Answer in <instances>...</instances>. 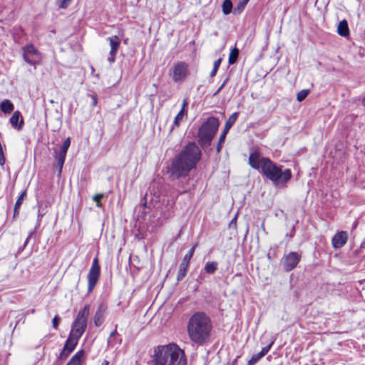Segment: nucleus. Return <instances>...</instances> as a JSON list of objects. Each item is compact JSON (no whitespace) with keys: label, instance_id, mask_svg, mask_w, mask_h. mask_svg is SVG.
Instances as JSON below:
<instances>
[{"label":"nucleus","instance_id":"nucleus-1","mask_svg":"<svg viewBox=\"0 0 365 365\" xmlns=\"http://www.w3.org/2000/svg\"><path fill=\"white\" fill-rule=\"evenodd\" d=\"M249 165L261 172L262 175L272 182L277 187H284L292 178L289 169L282 170L269 158H264L258 151L252 152L249 157Z\"/></svg>","mask_w":365,"mask_h":365},{"label":"nucleus","instance_id":"nucleus-2","mask_svg":"<svg viewBox=\"0 0 365 365\" xmlns=\"http://www.w3.org/2000/svg\"><path fill=\"white\" fill-rule=\"evenodd\" d=\"M201 151L195 143H187L181 152L175 155L170 168V175L179 178L186 176L200 160Z\"/></svg>","mask_w":365,"mask_h":365},{"label":"nucleus","instance_id":"nucleus-3","mask_svg":"<svg viewBox=\"0 0 365 365\" xmlns=\"http://www.w3.org/2000/svg\"><path fill=\"white\" fill-rule=\"evenodd\" d=\"M211 330V320L204 312H195L188 321L187 334L190 340L195 344H202L207 341Z\"/></svg>","mask_w":365,"mask_h":365},{"label":"nucleus","instance_id":"nucleus-4","mask_svg":"<svg viewBox=\"0 0 365 365\" xmlns=\"http://www.w3.org/2000/svg\"><path fill=\"white\" fill-rule=\"evenodd\" d=\"M154 365H186L187 358L184 351L178 345L170 343L160 345L154 349Z\"/></svg>","mask_w":365,"mask_h":365},{"label":"nucleus","instance_id":"nucleus-5","mask_svg":"<svg viewBox=\"0 0 365 365\" xmlns=\"http://www.w3.org/2000/svg\"><path fill=\"white\" fill-rule=\"evenodd\" d=\"M219 120L215 117L208 118L198 129V142L202 148L208 147L219 127Z\"/></svg>","mask_w":365,"mask_h":365},{"label":"nucleus","instance_id":"nucleus-6","mask_svg":"<svg viewBox=\"0 0 365 365\" xmlns=\"http://www.w3.org/2000/svg\"><path fill=\"white\" fill-rule=\"evenodd\" d=\"M89 315V306L86 305L81 309L76 317L70 334L81 338L87 327V318Z\"/></svg>","mask_w":365,"mask_h":365},{"label":"nucleus","instance_id":"nucleus-7","mask_svg":"<svg viewBox=\"0 0 365 365\" xmlns=\"http://www.w3.org/2000/svg\"><path fill=\"white\" fill-rule=\"evenodd\" d=\"M22 50L23 58L27 63L33 66L40 63L41 54L33 44L24 46Z\"/></svg>","mask_w":365,"mask_h":365},{"label":"nucleus","instance_id":"nucleus-8","mask_svg":"<svg viewBox=\"0 0 365 365\" xmlns=\"http://www.w3.org/2000/svg\"><path fill=\"white\" fill-rule=\"evenodd\" d=\"M100 276V266L98 264V258L93 260L92 266L88 274V291L92 292L97 284Z\"/></svg>","mask_w":365,"mask_h":365},{"label":"nucleus","instance_id":"nucleus-9","mask_svg":"<svg viewBox=\"0 0 365 365\" xmlns=\"http://www.w3.org/2000/svg\"><path fill=\"white\" fill-rule=\"evenodd\" d=\"M188 74V65L183 61L174 64L172 72V79L174 82L182 81Z\"/></svg>","mask_w":365,"mask_h":365},{"label":"nucleus","instance_id":"nucleus-10","mask_svg":"<svg viewBox=\"0 0 365 365\" xmlns=\"http://www.w3.org/2000/svg\"><path fill=\"white\" fill-rule=\"evenodd\" d=\"M237 117H238V113L235 112V113H232L227 120L225 127H224L223 132L222 133V134L219 138V140H218V143H217V145L216 147L217 153L220 152L222 147V144L225 142V139L226 138L227 133H228V131L231 128V127L236 122Z\"/></svg>","mask_w":365,"mask_h":365},{"label":"nucleus","instance_id":"nucleus-11","mask_svg":"<svg viewBox=\"0 0 365 365\" xmlns=\"http://www.w3.org/2000/svg\"><path fill=\"white\" fill-rule=\"evenodd\" d=\"M301 259V256L295 252H291L283 257V267L285 271L289 272L294 269Z\"/></svg>","mask_w":365,"mask_h":365},{"label":"nucleus","instance_id":"nucleus-12","mask_svg":"<svg viewBox=\"0 0 365 365\" xmlns=\"http://www.w3.org/2000/svg\"><path fill=\"white\" fill-rule=\"evenodd\" d=\"M195 247H196V245H193L192 247L188 252V253L184 256V257L180 263L179 271H178V281L182 280L185 277L188 267H189L190 261L194 254Z\"/></svg>","mask_w":365,"mask_h":365},{"label":"nucleus","instance_id":"nucleus-13","mask_svg":"<svg viewBox=\"0 0 365 365\" xmlns=\"http://www.w3.org/2000/svg\"><path fill=\"white\" fill-rule=\"evenodd\" d=\"M108 40L110 43V51L109 53L110 56L108 57V61L110 63H112L115 60L116 53L120 46V39L117 36H113L108 38Z\"/></svg>","mask_w":365,"mask_h":365},{"label":"nucleus","instance_id":"nucleus-14","mask_svg":"<svg viewBox=\"0 0 365 365\" xmlns=\"http://www.w3.org/2000/svg\"><path fill=\"white\" fill-rule=\"evenodd\" d=\"M348 235L344 231L338 232L332 238V246L334 249H339L343 247L347 241Z\"/></svg>","mask_w":365,"mask_h":365},{"label":"nucleus","instance_id":"nucleus-15","mask_svg":"<svg viewBox=\"0 0 365 365\" xmlns=\"http://www.w3.org/2000/svg\"><path fill=\"white\" fill-rule=\"evenodd\" d=\"M107 307L106 304L101 303L96 310L94 318H93V322L95 326L100 327L104 320V315L106 312Z\"/></svg>","mask_w":365,"mask_h":365},{"label":"nucleus","instance_id":"nucleus-16","mask_svg":"<svg viewBox=\"0 0 365 365\" xmlns=\"http://www.w3.org/2000/svg\"><path fill=\"white\" fill-rule=\"evenodd\" d=\"M11 125L19 130L21 129L24 125V119L19 110L15 111L10 118Z\"/></svg>","mask_w":365,"mask_h":365},{"label":"nucleus","instance_id":"nucleus-17","mask_svg":"<svg viewBox=\"0 0 365 365\" xmlns=\"http://www.w3.org/2000/svg\"><path fill=\"white\" fill-rule=\"evenodd\" d=\"M67 150L61 147L59 152L56 155L55 158L57 161V163L59 166L58 168V174L60 175L62 172V168L65 162Z\"/></svg>","mask_w":365,"mask_h":365},{"label":"nucleus","instance_id":"nucleus-18","mask_svg":"<svg viewBox=\"0 0 365 365\" xmlns=\"http://www.w3.org/2000/svg\"><path fill=\"white\" fill-rule=\"evenodd\" d=\"M79 339L70 334L64 344V349L68 350V353H71L76 346Z\"/></svg>","mask_w":365,"mask_h":365},{"label":"nucleus","instance_id":"nucleus-19","mask_svg":"<svg viewBox=\"0 0 365 365\" xmlns=\"http://www.w3.org/2000/svg\"><path fill=\"white\" fill-rule=\"evenodd\" d=\"M337 33L339 36L343 37H346L349 35V29L346 20H342L338 24Z\"/></svg>","mask_w":365,"mask_h":365},{"label":"nucleus","instance_id":"nucleus-20","mask_svg":"<svg viewBox=\"0 0 365 365\" xmlns=\"http://www.w3.org/2000/svg\"><path fill=\"white\" fill-rule=\"evenodd\" d=\"M151 205V202H148V195H145L144 197L141 200L140 202L138 205L135 207V210H138L140 212H141L142 216L146 214L147 211L145 210L146 208H150Z\"/></svg>","mask_w":365,"mask_h":365},{"label":"nucleus","instance_id":"nucleus-21","mask_svg":"<svg viewBox=\"0 0 365 365\" xmlns=\"http://www.w3.org/2000/svg\"><path fill=\"white\" fill-rule=\"evenodd\" d=\"M84 351L81 350L76 352L66 365H81L84 358Z\"/></svg>","mask_w":365,"mask_h":365},{"label":"nucleus","instance_id":"nucleus-22","mask_svg":"<svg viewBox=\"0 0 365 365\" xmlns=\"http://www.w3.org/2000/svg\"><path fill=\"white\" fill-rule=\"evenodd\" d=\"M14 108V104L10 100L5 99L0 103V110L5 114L11 113Z\"/></svg>","mask_w":365,"mask_h":365},{"label":"nucleus","instance_id":"nucleus-23","mask_svg":"<svg viewBox=\"0 0 365 365\" xmlns=\"http://www.w3.org/2000/svg\"><path fill=\"white\" fill-rule=\"evenodd\" d=\"M26 195V190H24L21 195L19 196L16 203H15V205H14V217H16V215H19V210L25 198Z\"/></svg>","mask_w":365,"mask_h":365},{"label":"nucleus","instance_id":"nucleus-24","mask_svg":"<svg viewBox=\"0 0 365 365\" xmlns=\"http://www.w3.org/2000/svg\"><path fill=\"white\" fill-rule=\"evenodd\" d=\"M187 111L184 110H180L178 112V113L177 114L174 119L173 124L171 127V130H173L175 126H179L180 122L187 116Z\"/></svg>","mask_w":365,"mask_h":365},{"label":"nucleus","instance_id":"nucleus-25","mask_svg":"<svg viewBox=\"0 0 365 365\" xmlns=\"http://www.w3.org/2000/svg\"><path fill=\"white\" fill-rule=\"evenodd\" d=\"M217 269V263L216 262H207L205 266V271L207 274H213Z\"/></svg>","mask_w":365,"mask_h":365},{"label":"nucleus","instance_id":"nucleus-26","mask_svg":"<svg viewBox=\"0 0 365 365\" xmlns=\"http://www.w3.org/2000/svg\"><path fill=\"white\" fill-rule=\"evenodd\" d=\"M222 9L225 15L230 14L232 9V1L230 0H225L222 3Z\"/></svg>","mask_w":365,"mask_h":365},{"label":"nucleus","instance_id":"nucleus-27","mask_svg":"<svg viewBox=\"0 0 365 365\" xmlns=\"http://www.w3.org/2000/svg\"><path fill=\"white\" fill-rule=\"evenodd\" d=\"M239 50L237 48H234L230 53L229 56V63L234 64L238 58Z\"/></svg>","mask_w":365,"mask_h":365},{"label":"nucleus","instance_id":"nucleus-28","mask_svg":"<svg viewBox=\"0 0 365 365\" xmlns=\"http://www.w3.org/2000/svg\"><path fill=\"white\" fill-rule=\"evenodd\" d=\"M250 0H242L239 2L237 7L234 9L233 13L235 14H240L242 10L245 9L246 4L248 3Z\"/></svg>","mask_w":365,"mask_h":365},{"label":"nucleus","instance_id":"nucleus-29","mask_svg":"<svg viewBox=\"0 0 365 365\" xmlns=\"http://www.w3.org/2000/svg\"><path fill=\"white\" fill-rule=\"evenodd\" d=\"M309 93V90H308V89H304V90L300 91L297 95V100L299 102L304 101L306 98V97L308 96Z\"/></svg>","mask_w":365,"mask_h":365},{"label":"nucleus","instance_id":"nucleus-30","mask_svg":"<svg viewBox=\"0 0 365 365\" xmlns=\"http://www.w3.org/2000/svg\"><path fill=\"white\" fill-rule=\"evenodd\" d=\"M221 61H222V59L219 58V59H217V61H215L214 62L213 68H212V71L210 73V77H214L216 75V73L217 72V70H218V68L220 67V65L221 63Z\"/></svg>","mask_w":365,"mask_h":365},{"label":"nucleus","instance_id":"nucleus-31","mask_svg":"<svg viewBox=\"0 0 365 365\" xmlns=\"http://www.w3.org/2000/svg\"><path fill=\"white\" fill-rule=\"evenodd\" d=\"M273 344H274V341H272L268 346L262 348V350L260 351V352L258 353L259 356L262 358L269 351V349H271Z\"/></svg>","mask_w":365,"mask_h":365},{"label":"nucleus","instance_id":"nucleus-32","mask_svg":"<svg viewBox=\"0 0 365 365\" xmlns=\"http://www.w3.org/2000/svg\"><path fill=\"white\" fill-rule=\"evenodd\" d=\"M262 357L259 356V354L252 356V358L248 361V365L255 364Z\"/></svg>","mask_w":365,"mask_h":365},{"label":"nucleus","instance_id":"nucleus-33","mask_svg":"<svg viewBox=\"0 0 365 365\" xmlns=\"http://www.w3.org/2000/svg\"><path fill=\"white\" fill-rule=\"evenodd\" d=\"M118 334L116 329H115L113 331H112L110 334L109 338L108 339V346H113L114 345V342L111 340V339L114 336H115Z\"/></svg>","mask_w":365,"mask_h":365},{"label":"nucleus","instance_id":"nucleus-34","mask_svg":"<svg viewBox=\"0 0 365 365\" xmlns=\"http://www.w3.org/2000/svg\"><path fill=\"white\" fill-rule=\"evenodd\" d=\"M72 0H61V3L59 4L60 9H66L67 8L69 4H71Z\"/></svg>","mask_w":365,"mask_h":365},{"label":"nucleus","instance_id":"nucleus-35","mask_svg":"<svg viewBox=\"0 0 365 365\" xmlns=\"http://www.w3.org/2000/svg\"><path fill=\"white\" fill-rule=\"evenodd\" d=\"M103 197V194H98L93 197V200L96 202L98 207L101 206V199Z\"/></svg>","mask_w":365,"mask_h":365},{"label":"nucleus","instance_id":"nucleus-36","mask_svg":"<svg viewBox=\"0 0 365 365\" xmlns=\"http://www.w3.org/2000/svg\"><path fill=\"white\" fill-rule=\"evenodd\" d=\"M71 353L68 352V350H65L64 348L63 349L62 351L59 354V359H65Z\"/></svg>","mask_w":365,"mask_h":365},{"label":"nucleus","instance_id":"nucleus-37","mask_svg":"<svg viewBox=\"0 0 365 365\" xmlns=\"http://www.w3.org/2000/svg\"><path fill=\"white\" fill-rule=\"evenodd\" d=\"M70 145H71V139H70V138L68 137V138H67L65 140V141L63 142V145H62L61 148H64V149H66V150H68V148H69Z\"/></svg>","mask_w":365,"mask_h":365},{"label":"nucleus","instance_id":"nucleus-38","mask_svg":"<svg viewBox=\"0 0 365 365\" xmlns=\"http://www.w3.org/2000/svg\"><path fill=\"white\" fill-rule=\"evenodd\" d=\"M58 322H59V318L56 316L53 320H52V326L53 327L56 329L58 328Z\"/></svg>","mask_w":365,"mask_h":365},{"label":"nucleus","instance_id":"nucleus-39","mask_svg":"<svg viewBox=\"0 0 365 365\" xmlns=\"http://www.w3.org/2000/svg\"><path fill=\"white\" fill-rule=\"evenodd\" d=\"M187 105H188V102H187V100L185 98L183 100L181 110H187Z\"/></svg>","mask_w":365,"mask_h":365},{"label":"nucleus","instance_id":"nucleus-40","mask_svg":"<svg viewBox=\"0 0 365 365\" xmlns=\"http://www.w3.org/2000/svg\"><path fill=\"white\" fill-rule=\"evenodd\" d=\"M91 98H92V104L93 106H96L97 105V103H98V99H97V97L94 95H92L91 96Z\"/></svg>","mask_w":365,"mask_h":365},{"label":"nucleus","instance_id":"nucleus-41","mask_svg":"<svg viewBox=\"0 0 365 365\" xmlns=\"http://www.w3.org/2000/svg\"><path fill=\"white\" fill-rule=\"evenodd\" d=\"M227 79H225L224 81V82L222 83V84L220 86V87L218 88V90L216 91L215 94H217L220 91L221 89L225 86L226 82H227Z\"/></svg>","mask_w":365,"mask_h":365},{"label":"nucleus","instance_id":"nucleus-42","mask_svg":"<svg viewBox=\"0 0 365 365\" xmlns=\"http://www.w3.org/2000/svg\"><path fill=\"white\" fill-rule=\"evenodd\" d=\"M171 215V212L168 211L167 213H164L163 217L165 219L168 218Z\"/></svg>","mask_w":365,"mask_h":365},{"label":"nucleus","instance_id":"nucleus-43","mask_svg":"<svg viewBox=\"0 0 365 365\" xmlns=\"http://www.w3.org/2000/svg\"><path fill=\"white\" fill-rule=\"evenodd\" d=\"M236 221H237V216H235V217L232 219V220L231 221L230 224H232V223H235H235H236Z\"/></svg>","mask_w":365,"mask_h":365},{"label":"nucleus","instance_id":"nucleus-44","mask_svg":"<svg viewBox=\"0 0 365 365\" xmlns=\"http://www.w3.org/2000/svg\"><path fill=\"white\" fill-rule=\"evenodd\" d=\"M102 365H108V361L106 360H104L102 363Z\"/></svg>","mask_w":365,"mask_h":365},{"label":"nucleus","instance_id":"nucleus-45","mask_svg":"<svg viewBox=\"0 0 365 365\" xmlns=\"http://www.w3.org/2000/svg\"><path fill=\"white\" fill-rule=\"evenodd\" d=\"M91 71H92V73H93V72H94V71H95V70H94V68H93V66H91Z\"/></svg>","mask_w":365,"mask_h":365},{"label":"nucleus","instance_id":"nucleus-46","mask_svg":"<svg viewBox=\"0 0 365 365\" xmlns=\"http://www.w3.org/2000/svg\"><path fill=\"white\" fill-rule=\"evenodd\" d=\"M363 105L365 106V96L364 98L363 99Z\"/></svg>","mask_w":365,"mask_h":365},{"label":"nucleus","instance_id":"nucleus-47","mask_svg":"<svg viewBox=\"0 0 365 365\" xmlns=\"http://www.w3.org/2000/svg\"><path fill=\"white\" fill-rule=\"evenodd\" d=\"M262 227L263 230H264V222L262 224Z\"/></svg>","mask_w":365,"mask_h":365}]
</instances>
